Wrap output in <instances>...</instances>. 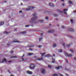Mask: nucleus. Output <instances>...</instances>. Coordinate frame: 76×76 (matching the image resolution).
<instances>
[{
    "label": "nucleus",
    "mask_w": 76,
    "mask_h": 76,
    "mask_svg": "<svg viewBox=\"0 0 76 76\" xmlns=\"http://www.w3.org/2000/svg\"><path fill=\"white\" fill-rule=\"evenodd\" d=\"M62 44H63V46H64H64H65V43H63Z\"/></svg>",
    "instance_id": "58836bf2"
},
{
    "label": "nucleus",
    "mask_w": 76,
    "mask_h": 76,
    "mask_svg": "<svg viewBox=\"0 0 76 76\" xmlns=\"http://www.w3.org/2000/svg\"><path fill=\"white\" fill-rule=\"evenodd\" d=\"M43 60V58H39L38 59V60L40 61V60Z\"/></svg>",
    "instance_id": "412c9836"
},
{
    "label": "nucleus",
    "mask_w": 76,
    "mask_h": 76,
    "mask_svg": "<svg viewBox=\"0 0 76 76\" xmlns=\"http://www.w3.org/2000/svg\"><path fill=\"white\" fill-rule=\"evenodd\" d=\"M41 72L42 74H45V69L42 68L41 69Z\"/></svg>",
    "instance_id": "20e7f679"
},
{
    "label": "nucleus",
    "mask_w": 76,
    "mask_h": 76,
    "mask_svg": "<svg viewBox=\"0 0 76 76\" xmlns=\"http://www.w3.org/2000/svg\"><path fill=\"white\" fill-rule=\"evenodd\" d=\"M53 16H55V17H57V16H58V15H57L56 14H54L53 15Z\"/></svg>",
    "instance_id": "a878e982"
},
{
    "label": "nucleus",
    "mask_w": 76,
    "mask_h": 76,
    "mask_svg": "<svg viewBox=\"0 0 76 76\" xmlns=\"http://www.w3.org/2000/svg\"><path fill=\"white\" fill-rule=\"evenodd\" d=\"M10 76H14L13 75H11Z\"/></svg>",
    "instance_id": "0e129e2a"
},
{
    "label": "nucleus",
    "mask_w": 76,
    "mask_h": 76,
    "mask_svg": "<svg viewBox=\"0 0 76 76\" xmlns=\"http://www.w3.org/2000/svg\"><path fill=\"white\" fill-rule=\"evenodd\" d=\"M10 53H11V54H12V53H13V51H11Z\"/></svg>",
    "instance_id": "a18cd8bd"
},
{
    "label": "nucleus",
    "mask_w": 76,
    "mask_h": 76,
    "mask_svg": "<svg viewBox=\"0 0 76 76\" xmlns=\"http://www.w3.org/2000/svg\"><path fill=\"white\" fill-rule=\"evenodd\" d=\"M45 13H46L45 12H48L47 11H45Z\"/></svg>",
    "instance_id": "680f3d73"
},
{
    "label": "nucleus",
    "mask_w": 76,
    "mask_h": 76,
    "mask_svg": "<svg viewBox=\"0 0 76 76\" xmlns=\"http://www.w3.org/2000/svg\"><path fill=\"white\" fill-rule=\"evenodd\" d=\"M4 3H6V1H5L4 2Z\"/></svg>",
    "instance_id": "338daca9"
},
{
    "label": "nucleus",
    "mask_w": 76,
    "mask_h": 76,
    "mask_svg": "<svg viewBox=\"0 0 76 76\" xmlns=\"http://www.w3.org/2000/svg\"><path fill=\"white\" fill-rule=\"evenodd\" d=\"M33 53H29L28 54V56H31V55H33Z\"/></svg>",
    "instance_id": "b1692460"
},
{
    "label": "nucleus",
    "mask_w": 76,
    "mask_h": 76,
    "mask_svg": "<svg viewBox=\"0 0 76 76\" xmlns=\"http://www.w3.org/2000/svg\"><path fill=\"white\" fill-rule=\"evenodd\" d=\"M49 5L51 7H54V4H51V3H49Z\"/></svg>",
    "instance_id": "6e6552de"
},
{
    "label": "nucleus",
    "mask_w": 76,
    "mask_h": 76,
    "mask_svg": "<svg viewBox=\"0 0 76 76\" xmlns=\"http://www.w3.org/2000/svg\"><path fill=\"white\" fill-rule=\"evenodd\" d=\"M59 76H64L62 75H61V74H59Z\"/></svg>",
    "instance_id": "c03bdc74"
},
{
    "label": "nucleus",
    "mask_w": 76,
    "mask_h": 76,
    "mask_svg": "<svg viewBox=\"0 0 76 76\" xmlns=\"http://www.w3.org/2000/svg\"><path fill=\"white\" fill-rule=\"evenodd\" d=\"M40 54H41L42 56H43L45 55V54H46V53H40Z\"/></svg>",
    "instance_id": "dca6fc26"
},
{
    "label": "nucleus",
    "mask_w": 76,
    "mask_h": 76,
    "mask_svg": "<svg viewBox=\"0 0 76 76\" xmlns=\"http://www.w3.org/2000/svg\"><path fill=\"white\" fill-rule=\"evenodd\" d=\"M4 24V22H2L0 23V26H1V25H3Z\"/></svg>",
    "instance_id": "6ab92c4d"
},
{
    "label": "nucleus",
    "mask_w": 76,
    "mask_h": 76,
    "mask_svg": "<svg viewBox=\"0 0 76 76\" xmlns=\"http://www.w3.org/2000/svg\"><path fill=\"white\" fill-rule=\"evenodd\" d=\"M62 28H63V29H64V28H65V27L64 26H62Z\"/></svg>",
    "instance_id": "ea45409f"
},
{
    "label": "nucleus",
    "mask_w": 76,
    "mask_h": 76,
    "mask_svg": "<svg viewBox=\"0 0 76 76\" xmlns=\"http://www.w3.org/2000/svg\"><path fill=\"white\" fill-rule=\"evenodd\" d=\"M68 29L69 30V31H71V32H73L74 31V30L73 28H69Z\"/></svg>",
    "instance_id": "9d476101"
},
{
    "label": "nucleus",
    "mask_w": 76,
    "mask_h": 76,
    "mask_svg": "<svg viewBox=\"0 0 76 76\" xmlns=\"http://www.w3.org/2000/svg\"><path fill=\"white\" fill-rule=\"evenodd\" d=\"M71 22L72 23H73V20H71Z\"/></svg>",
    "instance_id": "2f4dec72"
},
{
    "label": "nucleus",
    "mask_w": 76,
    "mask_h": 76,
    "mask_svg": "<svg viewBox=\"0 0 76 76\" xmlns=\"http://www.w3.org/2000/svg\"><path fill=\"white\" fill-rule=\"evenodd\" d=\"M37 14H34L32 15L33 16H34V17L32 18L31 19V20L32 21L33 20H36L38 18L37 16Z\"/></svg>",
    "instance_id": "f257e3e1"
},
{
    "label": "nucleus",
    "mask_w": 76,
    "mask_h": 76,
    "mask_svg": "<svg viewBox=\"0 0 76 76\" xmlns=\"http://www.w3.org/2000/svg\"><path fill=\"white\" fill-rule=\"evenodd\" d=\"M8 72H9V73H10V70H8Z\"/></svg>",
    "instance_id": "09e8293b"
},
{
    "label": "nucleus",
    "mask_w": 76,
    "mask_h": 76,
    "mask_svg": "<svg viewBox=\"0 0 76 76\" xmlns=\"http://www.w3.org/2000/svg\"><path fill=\"white\" fill-rule=\"evenodd\" d=\"M57 11H58V12H61V13H63V12H62V11H60V10H57Z\"/></svg>",
    "instance_id": "bb28decb"
},
{
    "label": "nucleus",
    "mask_w": 76,
    "mask_h": 76,
    "mask_svg": "<svg viewBox=\"0 0 76 76\" xmlns=\"http://www.w3.org/2000/svg\"><path fill=\"white\" fill-rule=\"evenodd\" d=\"M22 60L23 61H24V59H23V58H22Z\"/></svg>",
    "instance_id": "6e6d98bb"
},
{
    "label": "nucleus",
    "mask_w": 76,
    "mask_h": 76,
    "mask_svg": "<svg viewBox=\"0 0 76 76\" xmlns=\"http://www.w3.org/2000/svg\"><path fill=\"white\" fill-rule=\"evenodd\" d=\"M70 51H71V52H72V53H73V50H72V49H71L70 50Z\"/></svg>",
    "instance_id": "e433bc0d"
},
{
    "label": "nucleus",
    "mask_w": 76,
    "mask_h": 76,
    "mask_svg": "<svg viewBox=\"0 0 76 76\" xmlns=\"http://www.w3.org/2000/svg\"><path fill=\"white\" fill-rule=\"evenodd\" d=\"M72 43H70V44H69V45H67L66 46V47H69L70 45H72Z\"/></svg>",
    "instance_id": "4468645a"
},
{
    "label": "nucleus",
    "mask_w": 76,
    "mask_h": 76,
    "mask_svg": "<svg viewBox=\"0 0 76 76\" xmlns=\"http://www.w3.org/2000/svg\"><path fill=\"white\" fill-rule=\"evenodd\" d=\"M42 39H43V38H39V41H41V40Z\"/></svg>",
    "instance_id": "5701e85b"
},
{
    "label": "nucleus",
    "mask_w": 76,
    "mask_h": 76,
    "mask_svg": "<svg viewBox=\"0 0 76 76\" xmlns=\"http://www.w3.org/2000/svg\"><path fill=\"white\" fill-rule=\"evenodd\" d=\"M4 33H5V34H8V33H9V32H8L7 31H5Z\"/></svg>",
    "instance_id": "72a5a7b5"
},
{
    "label": "nucleus",
    "mask_w": 76,
    "mask_h": 76,
    "mask_svg": "<svg viewBox=\"0 0 76 76\" xmlns=\"http://www.w3.org/2000/svg\"><path fill=\"white\" fill-rule=\"evenodd\" d=\"M8 63H11V62H12V61H8Z\"/></svg>",
    "instance_id": "4c0bfd02"
},
{
    "label": "nucleus",
    "mask_w": 76,
    "mask_h": 76,
    "mask_svg": "<svg viewBox=\"0 0 76 76\" xmlns=\"http://www.w3.org/2000/svg\"><path fill=\"white\" fill-rule=\"evenodd\" d=\"M53 76H58V75L55 74Z\"/></svg>",
    "instance_id": "37998d69"
},
{
    "label": "nucleus",
    "mask_w": 76,
    "mask_h": 76,
    "mask_svg": "<svg viewBox=\"0 0 76 76\" xmlns=\"http://www.w3.org/2000/svg\"><path fill=\"white\" fill-rule=\"evenodd\" d=\"M60 68L62 69V68H63V66H59L58 67H56V69H57V70H58V69H60Z\"/></svg>",
    "instance_id": "423d86ee"
},
{
    "label": "nucleus",
    "mask_w": 76,
    "mask_h": 76,
    "mask_svg": "<svg viewBox=\"0 0 76 76\" xmlns=\"http://www.w3.org/2000/svg\"><path fill=\"white\" fill-rule=\"evenodd\" d=\"M38 22H40V23H43V22H44V20H38Z\"/></svg>",
    "instance_id": "ddd939ff"
},
{
    "label": "nucleus",
    "mask_w": 76,
    "mask_h": 76,
    "mask_svg": "<svg viewBox=\"0 0 76 76\" xmlns=\"http://www.w3.org/2000/svg\"><path fill=\"white\" fill-rule=\"evenodd\" d=\"M53 47H56L57 46V45H56V44H54L53 45Z\"/></svg>",
    "instance_id": "aec40b11"
},
{
    "label": "nucleus",
    "mask_w": 76,
    "mask_h": 76,
    "mask_svg": "<svg viewBox=\"0 0 76 76\" xmlns=\"http://www.w3.org/2000/svg\"><path fill=\"white\" fill-rule=\"evenodd\" d=\"M41 35H42H42H43V33H42Z\"/></svg>",
    "instance_id": "052dcab7"
},
{
    "label": "nucleus",
    "mask_w": 76,
    "mask_h": 76,
    "mask_svg": "<svg viewBox=\"0 0 76 76\" xmlns=\"http://www.w3.org/2000/svg\"><path fill=\"white\" fill-rule=\"evenodd\" d=\"M54 32V31L53 30H50L48 31L49 33H53Z\"/></svg>",
    "instance_id": "1a4fd4ad"
},
{
    "label": "nucleus",
    "mask_w": 76,
    "mask_h": 76,
    "mask_svg": "<svg viewBox=\"0 0 76 76\" xmlns=\"http://www.w3.org/2000/svg\"><path fill=\"white\" fill-rule=\"evenodd\" d=\"M28 7L29 8L26 9V10L28 11V10H30L31 9H34L35 8V7L34 6H29Z\"/></svg>",
    "instance_id": "f03ea898"
},
{
    "label": "nucleus",
    "mask_w": 76,
    "mask_h": 76,
    "mask_svg": "<svg viewBox=\"0 0 76 76\" xmlns=\"http://www.w3.org/2000/svg\"><path fill=\"white\" fill-rule=\"evenodd\" d=\"M45 19L46 20H48V19L49 18H48V17H46Z\"/></svg>",
    "instance_id": "7c9ffc66"
},
{
    "label": "nucleus",
    "mask_w": 76,
    "mask_h": 76,
    "mask_svg": "<svg viewBox=\"0 0 76 76\" xmlns=\"http://www.w3.org/2000/svg\"><path fill=\"white\" fill-rule=\"evenodd\" d=\"M58 53H62V52H63V50H59L58 51Z\"/></svg>",
    "instance_id": "f3484780"
},
{
    "label": "nucleus",
    "mask_w": 76,
    "mask_h": 76,
    "mask_svg": "<svg viewBox=\"0 0 76 76\" xmlns=\"http://www.w3.org/2000/svg\"><path fill=\"white\" fill-rule=\"evenodd\" d=\"M20 13H22V11H21L20 12H19Z\"/></svg>",
    "instance_id": "3c124183"
},
{
    "label": "nucleus",
    "mask_w": 76,
    "mask_h": 76,
    "mask_svg": "<svg viewBox=\"0 0 76 76\" xmlns=\"http://www.w3.org/2000/svg\"><path fill=\"white\" fill-rule=\"evenodd\" d=\"M68 10L67 9H65V10H64V12H67Z\"/></svg>",
    "instance_id": "393cba45"
},
{
    "label": "nucleus",
    "mask_w": 76,
    "mask_h": 76,
    "mask_svg": "<svg viewBox=\"0 0 76 76\" xmlns=\"http://www.w3.org/2000/svg\"><path fill=\"white\" fill-rule=\"evenodd\" d=\"M53 61L52 62V63H55V59L53 58Z\"/></svg>",
    "instance_id": "4be33fe9"
},
{
    "label": "nucleus",
    "mask_w": 76,
    "mask_h": 76,
    "mask_svg": "<svg viewBox=\"0 0 76 76\" xmlns=\"http://www.w3.org/2000/svg\"><path fill=\"white\" fill-rule=\"evenodd\" d=\"M12 42H19V41H17H17H13Z\"/></svg>",
    "instance_id": "473e14b6"
},
{
    "label": "nucleus",
    "mask_w": 76,
    "mask_h": 76,
    "mask_svg": "<svg viewBox=\"0 0 76 76\" xmlns=\"http://www.w3.org/2000/svg\"><path fill=\"white\" fill-rule=\"evenodd\" d=\"M38 47H39V48H41V47H42V46L41 45L39 46H38Z\"/></svg>",
    "instance_id": "c9c22d12"
},
{
    "label": "nucleus",
    "mask_w": 76,
    "mask_h": 76,
    "mask_svg": "<svg viewBox=\"0 0 76 76\" xmlns=\"http://www.w3.org/2000/svg\"><path fill=\"white\" fill-rule=\"evenodd\" d=\"M35 67V65L34 64H31L30 65V69H34Z\"/></svg>",
    "instance_id": "7ed1b4c3"
},
{
    "label": "nucleus",
    "mask_w": 76,
    "mask_h": 76,
    "mask_svg": "<svg viewBox=\"0 0 76 76\" xmlns=\"http://www.w3.org/2000/svg\"><path fill=\"white\" fill-rule=\"evenodd\" d=\"M29 26H30V25H27L25 26V27H26V28H28V27H29Z\"/></svg>",
    "instance_id": "c85d7f7f"
},
{
    "label": "nucleus",
    "mask_w": 76,
    "mask_h": 76,
    "mask_svg": "<svg viewBox=\"0 0 76 76\" xmlns=\"http://www.w3.org/2000/svg\"><path fill=\"white\" fill-rule=\"evenodd\" d=\"M31 47H34V45H31V46H30Z\"/></svg>",
    "instance_id": "79ce46f5"
},
{
    "label": "nucleus",
    "mask_w": 76,
    "mask_h": 76,
    "mask_svg": "<svg viewBox=\"0 0 76 76\" xmlns=\"http://www.w3.org/2000/svg\"><path fill=\"white\" fill-rule=\"evenodd\" d=\"M54 36H55V37H57V36L56 34H54Z\"/></svg>",
    "instance_id": "bf43d9fd"
},
{
    "label": "nucleus",
    "mask_w": 76,
    "mask_h": 76,
    "mask_svg": "<svg viewBox=\"0 0 76 76\" xmlns=\"http://www.w3.org/2000/svg\"><path fill=\"white\" fill-rule=\"evenodd\" d=\"M51 24H49V26H51Z\"/></svg>",
    "instance_id": "774afa93"
},
{
    "label": "nucleus",
    "mask_w": 76,
    "mask_h": 76,
    "mask_svg": "<svg viewBox=\"0 0 76 76\" xmlns=\"http://www.w3.org/2000/svg\"><path fill=\"white\" fill-rule=\"evenodd\" d=\"M24 56H25V54H23V56H22V57H24Z\"/></svg>",
    "instance_id": "8fccbe9b"
},
{
    "label": "nucleus",
    "mask_w": 76,
    "mask_h": 76,
    "mask_svg": "<svg viewBox=\"0 0 76 76\" xmlns=\"http://www.w3.org/2000/svg\"><path fill=\"white\" fill-rule=\"evenodd\" d=\"M4 61V62H6V61H7V60H6V59H4L2 61V63H3Z\"/></svg>",
    "instance_id": "2eb2a0df"
},
{
    "label": "nucleus",
    "mask_w": 76,
    "mask_h": 76,
    "mask_svg": "<svg viewBox=\"0 0 76 76\" xmlns=\"http://www.w3.org/2000/svg\"><path fill=\"white\" fill-rule=\"evenodd\" d=\"M56 19V20H58V19H57V18H56V19Z\"/></svg>",
    "instance_id": "e2e57ef3"
},
{
    "label": "nucleus",
    "mask_w": 76,
    "mask_h": 76,
    "mask_svg": "<svg viewBox=\"0 0 76 76\" xmlns=\"http://www.w3.org/2000/svg\"><path fill=\"white\" fill-rule=\"evenodd\" d=\"M26 72L28 74H29L30 75H32V74L33 73L32 72L29 71H27Z\"/></svg>",
    "instance_id": "0eeeda50"
},
{
    "label": "nucleus",
    "mask_w": 76,
    "mask_h": 76,
    "mask_svg": "<svg viewBox=\"0 0 76 76\" xmlns=\"http://www.w3.org/2000/svg\"><path fill=\"white\" fill-rule=\"evenodd\" d=\"M10 45V43H8L7 44V45Z\"/></svg>",
    "instance_id": "49530a36"
},
{
    "label": "nucleus",
    "mask_w": 76,
    "mask_h": 76,
    "mask_svg": "<svg viewBox=\"0 0 76 76\" xmlns=\"http://www.w3.org/2000/svg\"><path fill=\"white\" fill-rule=\"evenodd\" d=\"M51 57V56L49 54H48L45 56V57Z\"/></svg>",
    "instance_id": "f8f14e48"
},
{
    "label": "nucleus",
    "mask_w": 76,
    "mask_h": 76,
    "mask_svg": "<svg viewBox=\"0 0 76 76\" xmlns=\"http://www.w3.org/2000/svg\"><path fill=\"white\" fill-rule=\"evenodd\" d=\"M17 29H16V28H15V29L14 30L15 31H17Z\"/></svg>",
    "instance_id": "de8ad7c7"
},
{
    "label": "nucleus",
    "mask_w": 76,
    "mask_h": 76,
    "mask_svg": "<svg viewBox=\"0 0 76 76\" xmlns=\"http://www.w3.org/2000/svg\"><path fill=\"white\" fill-rule=\"evenodd\" d=\"M17 58V57L16 56H12L11 57V58Z\"/></svg>",
    "instance_id": "a211bd4d"
},
{
    "label": "nucleus",
    "mask_w": 76,
    "mask_h": 76,
    "mask_svg": "<svg viewBox=\"0 0 76 76\" xmlns=\"http://www.w3.org/2000/svg\"><path fill=\"white\" fill-rule=\"evenodd\" d=\"M64 54H65L66 56H67V57H70V56H72V54H69V55L67 53H66V52H64Z\"/></svg>",
    "instance_id": "39448f33"
},
{
    "label": "nucleus",
    "mask_w": 76,
    "mask_h": 76,
    "mask_svg": "<svg viewBox=\"0 0 76 76\" xmlns=\"http://www.w3.org/2000/svg\"><path fill=\"white\" fill-rule=\"evenodd\" d=\"M65 5V4H64V3H63L62 4V6H64V5Z\"/></svg>",
    "instance_id": "a19ab883"
},
{
    "label": "nucleus",
    "mask_w": 76,
    "mask_h": 76,
    "mask_svg": "<svg viewBox=\"0 0 76 76\" xmlns=\"http://www.w3.org/2000/svg\"><path fill=\"white\" fill-rule=\"evenodd\" d=\"M20 33L21 34H26V31H24L23 32H20Z\"/></svg>",
    "instance_id": "9b49d317"
},
{
    "label": "nucleus",
    "mask_w": 76,
    "mask_h": 76,
    "mask_svg": "<svg viewBox=\"0 0 76 76\" xmlns=\"http://www.w3.org/2000/svg\"><path fill=\"white\" fill-rule=\"evenodd\" d=\"M53 56H54V57H55V54H53Z\"/></svg>",
    "instance_id": "13d9d810"
},
{
    "label": "nucleus",
    "mask_w": 76,
    "mask_h": 76,
    "mask_svg": "<svg viewBox=\"0 0 76 76\" xmlns=\"http://www.w3.org/2000/svg\"><path fill=\"white\" fill-rule=\"evenodd\" d=\"M73 12H74V13H75H75H76V10L74 11Z\"/></svg>",
    "instance_id": "603ef678"
},
{
    "label": "nucleus",
    "mask_w": 76,
    "mask_h": 76,
    "mask_svg": "<svg viewBox=\"0 0 76 76\" xmlns=\"http://www.w3.org/2000/svg\"><path fill=\"white\" fill-rule=\"evenodd\" d=\"M29 50H31V48H30V49H29Z\"/></svg>",
    "instance_id": "69168bd1"
},
{
    "label": "nucleus",
    "mask_w": 76,
    "mask_h": 76,
    "mask_svg": "<svg viewBox=\"0 0 76 76\" xmlns=\"http://www.w3.org/2000/svg\"><path fill=\"white\" fill-rule=\"evenodd\" d=\"M65 60H66V62H67V63H68V59H67V58H66L65 59Z\"/></svg>",
    "instance_id": "f704fd0d"
},
{
    "label": "nucleus",
    "mask_w": 76,
    "mask_h": 76,
    "mask_svg": "<svg viewBox=\"0 0 76 76\" xmlns=\"http://www.w3.org/2000/svg\"><path fill=\"white\" fill-rule=\"evenodd\" d=\"M48 67H49V68H52V67L51 66V65H49L48 66Z\"/></svg>",
    "instance_id": "c756f323"
},
{
    "label": "nucleus",
    "mask_w": 76,
    "mask_h": 76,
    "mask_svg": "<svg viewBox=\"0 0 76 76\" xmlns=\"http://www.w3.org/2000/svg\"><path fill=\"white\" fill-rule=\"evenodd\" d=\"M64 13L65 14H66H66H67V13H66V12H64Z\"/></svg>",
    "instance_id": "4d7b16f0"
},
{
    "label": "nucleus",
    "mask_w": 76,
    "mask_h": 76,
    "mask_svg": "<svg viewBox=\"0 0 76 76\" xmlns=\"http://www.w3.org/2000/svg\"><path fill=\"white\" fill-rule=\"evenodd\" d=\"M74 59L75 60H76V58H74Z\"/></svg>",
    "instance_id": "5fc2aeb1"
},
{
    "label": "nucleus",
    "mask_w": 76,
    "mask_h": 76,
    "mask_svg": "<svg viewBox=\"0 0 76 76\" xmlns=\"http://www.w3.org/2000/svg\"><path fill=\"white\" fill-rule=\"evenodd\" d=\"M61 1H63L64 2V0H61Z\"/></svg>",
    "instance_id": "864d4df0"
},
{
    "label": "nucleus",
    "mask_w": 76,
    "mask_h": 76,
    "mask_svg": "<svg viewBox=\"0 0 76 76\" xmlns=\"http://www.w3.org/2000/svg\"><path fill=\"white\" fill-rule=\"evenodd\" d=\"M68 3L69 4H72V2L71 1H68Z\"/></svg>",
    "instance_id": "cd10ccee"
}]
</instances>
